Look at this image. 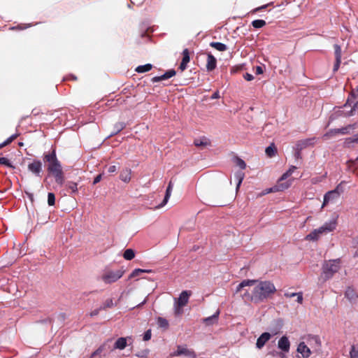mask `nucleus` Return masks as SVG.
<instances>
[{
  "label": "nucleus",
  "instance_id": "f257e3e1",
  "mask_svg": "<svg viewBox=\"0 0 358 358\" xmlns=\"http://www.w3.org/2000/svg\"><path fill=\"white\" fill-rule=\"evenodd\" d=\"M244 291L242 298L246 301L255 303L264 302L275 291L274 284L269 280L259 281L257 280H244L240 282L236 289V293Z\"/></svg>",
  "mask_w": 358,
  "mask_h": 358
},
{
  "label": "nucleus",
  "instance_id": "f03ea898",
  "mask_svg": "<svg viewBox=\"0 0 358 358\" xmlns=\"http://www.w3.org/2000/svg\"><path fill=\"white\" fill-rule=\"evenodd\" d=\"M44 159L48 163L47 170L51 173L55 182L62 185L64 183V176L61 163L57 159L55 150H53L52 152L44 155Z\"/></svg>",
  "mask_w": 358,
  "mask_h": 358
},
{
  "label": "nucleus",
  "instance_id": "7ed1b4c3",
  "mask_svg": "<svg viewBox=\"0 0 358 358\" xmlns=\"http://www.w3.org/2000/svg\"><path fill=\"white\" fill-rule=\"evenodd\" d=\"M337 215H333L328 221L324 222L320 227L314 229L306 236V239L312 241H317L321 236L334 231L337 226Z\"/></svg>",
  "mask_w": 358,
  "mask_h": 358
},
{
  "label": "nucleus",
  "instance_id": "20e7f679",
  "mask_svg": "<svg viewBox=\"0 0 358 358\" xmlns=\"http://www.w3.org/2000/svg\"><path fill=\"white\" fill-rule=\"evenodd\" d=\"M340 267L341 260L339 259L324 261L322 264L321 278L324 279V281L331 278L338 271Z\"/></svg>",
  "mask_w": 358,
  "mask_h": 358
},
{
  "label": "nucleus",
  "instance_id": "39448f33",
  "mask_svg": "<svg viewBox=\"0 0 358 358\" xmlns=\"http://www.w3.org/2000/svg\"><path fill=\"white\" fill-rule=\"evenodd\" d=\"M124 271L122 268L117 270H106L101 275V280L106 284L116 282L122 278Z\"/></svg>",
  "mask_w": 358,
  "mask_h": 358
},
{
  "label": "nucleus",
  "instance_id": "423d86ee",
  "mask_svg": "<svg viewBox=\"0 0 358 358\" xmlns=\"http://www.w3.org/2000/svg\"><path fill=\"white\" fill-rule=\"evenodd\" d=\"M308 345L313 348V352H320L322 342L320 336L316 335H310L307 339Z\"/></svg>",
  "mask_w": 358,
  "mask_h": 358
},
{
  "label": "nucleus",
  "instance_id": "0eeeda50",
  "mask_svg": "<svg viewBox=\"0 0 358 358\" xmlns=\"http://www.w3.org/2000/svg\"><path fill=\"white\" fill-rule=\"evenodd\" d=\"M292 183V180H289L285 182H282L281 181H280V180H278V183L271 187V188H268L267 189H266V194H268V193H271V192H279V191H283L285 189H287V188H289L291 185Z\"/></svg>",
  "mask_w": 358,
  "mask_h": 358
},
{
  "label": "nucleus",
  "instance_id": "6e6552de",
  "mask_svg": "<svg viewBox=\"0 0 358 358\" xmlns=\"http://www.w3.org/2000/svg\"><path fill=\"white\" fill-rule=\"evenodd\" d=\"M172 356H180L184 355L189 358H195L196 357V353L186 348L185 346L178 345L177 350L171 354Z\"/></svg>",
  "mask_w": 358,
  "mask_h": 358
},
{
  "label": "nucleus",
  "instance_id": "1a4fd4ad",
  "mask_svg": "<svg viewBox=\"0 0 358 358\" xmlns=\"http://www.w3.org/2000/svg\"><path fill=\"white\" fill-rule=\"evenodd\" d=\"M339 192L337 189L331 190L326 193L324 196V201L322 208H324L329 202L334 201L338 199Z\"/></svg>",
  "mask_w": 358,
  "mask_h": 358
},
{
  "label": "nucleus",
  "instance_id": "9d476101",
  "mask_svg": "<svg viewBox=\"0 0 358 358\" xmlns=\"http://www.w3.org/2000/svg\"><path fill=\"white\" fill-rule=\"evenodd\" d=\"M296 351L301 355L303 358H308L311 355L310 348L304 342H301L298 345Z\"/></svg>",
  "mask_w": 358,
  "mask_h": 358
},
{
  "label": "nucleus",
  "instance_id": "9b49d317",
  "mask_svg": "<svg viewBox=\"0 0 358 358\" xmlns=\"http://www.w3.org/2000/svg\"><path fill=\"white\" fill-rule=\"evenodd\" d=\"M278 348L285 352H288L290 349V342L286 336H282L278 342Z\"/></svg>",
  "mask_w": 358,
  "mask_h": 358
},
{
  "label": "nucleus",
  "instance_id": "f8f14e48",
  "mask_svg": "<svg viewBox=\"0 0 358 358\" xmlns=\"http://www.w3.org/2000/svg\"><path fill=\"white\" fill-rule=\"evenodd\" d=\"M271 338V334L268 332L263 333L257 340L256 347L258 349H262L264 345Z\"/></svg>",
  "mask_w": 358,
  "mask_h": 358
},
{
  "label": "nucleus",
  "instance_id": "ddd939ff",
  "mask_svg": "<svg viewBox=\"0 0 358 358\" xmlns=\"http://www.w3.org/2000/svg\"><path fill=\"white\" fill-rule=\"evenodd\" d=\"M28 170L36 176H39L42 171V163L40 161H34L28 165Z\"/></svg>",
  "mask_w": 358,
  "mask_h": 358
},
{
  "label": "nucleus",
  "instance_id": "4468645a",
  "mask_svg": "<svg viewBox=\"0 0 358 358\" xmlns=\"http://www.w3.org/2000/svg\"><path fill=\"white\" fill-rule=\"evenodd\" d=\"M189 296V292L186 290L182 291L178 299H175V303H178L179 306H185L188 303Z\"/></svg>",
  "mask_w": 358,
  "mask_h": 358
},
{
  "label": "nucleus",
  "instance_id": "2eb2a0df",
  "mask_svg": "<svg viewBox=\"0 0 358 358\" xmlns=\"http://www.w3.org/2000/svg\"><path fill=\"white\" fill-rule=\"evenodd\" d=\"M176 75V71L173 69H171L167 71L166 73H164L163 75L160 76H155L152 78V80L153 83L159 82L162 80H167L169 78H171V77L174 76Z\"/></svg>",
  "mask_w": 358,
  "mask_h": 358
},
{
  "label": "nucleus",
  "instance_id": "dca6fc26",
  "mask_svg": "<svg viewBox=\"0 0 358 358\" xmlns=\"http://www.w3.org/2000/svg\"><path fill=\"white\" fill-rule=\"evenodd\" d=\"M172 189H173V184H172V182L170 181L169 183V185H168V187L166 188V194H165L164 200L162 201V202L159 206H157V208H162V207L164 206L167 203V202H168V201L170 199V196L171 195Z\"/></svg>",
  "mask_w": 358,
  "mask_h": 358
},
{
  "label": "nucleus",
  "instance_id": "f3484780",
  "mask_svg": "<svg viewBox=\"0 0 358 358\" xmlns=\"http://www.w3.org/2000/svg\"><path fill=\"white\" fill-rule=\"evenodd\" d=\"M182 55H183V58L180 64V69L182 71H184L187 67V63L189 62V52H188L187 49H185L183 50Z\"/></svg>",
  "mask_w": 358,
  "mask_h": 358
},
{
  "label": "nucleus",
  "instance_id": "a211bd4d",
  "mask_svg": "<svg viewBox=\"0 0 358 358\" xmlns=\"http://www.w3.org/2000/svg\"><path fill=\"white\" fill-rule=\"evenodd\" d=\"M217 61L216 59L212 55H208L207 58L206 68L208 71H213L216 67Z\"/></svg>",
  "mask_w": 358,
  "mask_h": 358
},
{
  "label": "nucleus",
  "instance_id": "6ab92c4d",
  "mask_svg": "<svg viewBox=\"0 0 358 358\" xmlns=\"http://www.w3.org/2000/svg\"><path fill=\"white\" fill-rule=\"evenodd\" d=\"M127 346V338L124 337L119 338L114 344V349L123 350Z\"/></svg>",
  "mask_w": 358,
  "mask_h": 358
},
{
  "label": "nucleus",
  "instance_id": "aec40b11",
  "mask_svg": "<svg viewBox=\"0 0 358 358\" xmlns=\"http://www.w3.org/2000/svg\"><path fill=\"white\" fill-rule=\"evenodd\" d=\"M357 295L355 290L351 287H348L345 292V296L350 301H355L357 298Z\"/></svg>",
  "mask_w": 358,
  "mask_h": 358
},
{
  "label": "nucleus",
  "instance_id": "412c9836",
  "mask_svg": "<svg viewBox=\"0 0 358 358\" xmlns=\"http://www.w3.org/2000/svg\"><path fill=\"white\" fill-rule=\"evenodd\" d=\"M131 170L129 169L122 170L120 176V179L123 182H128L131 179Z\"/></svg>",
  "mask_w": 358,
  "mask_h": 358
},
{
  "label": "nucleus",
  "instance_id": "4be33fe9",
  "mask_svg": "<svg viewBox=\"0 0 358 358\" xmlns=\"http://www.w3.org/2000/svg\"><path fill=\"white\" fill-rule=\"evenodd\" d=\"M314 143H315V138H308V139H305V140L299 141L297 143V146L300 149H303V148H306V147H308L309 145H313Z\"/></svg>",
  "mask_w": 358,
  "mask_h": 358
},
{
  "label": "nucleus",
  "instance_id": "5701e85b",
  "mask_svg": "<svg viewBox=\"0 0 358 358\" xmlns=\"http://www.w3.org/2000/svg\"><path fill=\"white\" fill-rule=\"evenodd\" d=\"M210 46L216 49L220 52H224L227 50V47L225 44L220 42H211Z\"/></svg>",
  "mask_w": 358,
  "mask_h": 358
},
{
  "label": "nucleus",
  "instance_id": "b1692460",
  "mask_svg": "<svg viewBox=\"0 0 358 358\" xmlns=\"http://www.w3.org/2000/svg\"><path fill=\"white\" fill-rule=\"evenodd\" d=\"M219 314V310H217L212 316L206 317L203 322L208 325L212 324L217 320Z\"/></svg>",
  "mask_w": 358,
  "mask_h": 358
},
{
  "label": "nucleus",
  "instance_id": "393cba45",
  "mask_svg": "<svg viewBox=\"0 0 358 358\" xmlns=\"http://www.w3.org/2000/svg\"><path fill=\"white\" fill-rule=\"evenodd\" d=\"M152 69V65L151 64H146L144 65H140L137 66L135 71L139 73H143L145 72H148Z\"/></svg>",
  "mask_w": 358,
  "mask_h": 358
},
{
  "label": "nucleus",
  "instance_id": "a878e982",
  "mask_svg": "<svg viewBox=\"0 0 358 358\" xmlns=\"http://www.w3.org/2000/svg\"><path fill=\"white\" fill-rule=\"evenodd\" d=\"M126 127L124 122H117L114 125V131L111 132L108 137L113 136L121 131Z\"/></svg>",
  "mask_w": 358,
  "mask_h": 358
},
{
  "label": "nucleus",
  "instance_id": "bb28decb",
  "mask_svg": "<svg viewBox=\"0 0 358 358\" xmlns=\"http://www.w3.org/2000/svg\"><path fill=\"white\" fill-rule=\"evenodd\" d=\"M355 124H349L347 127H342L340 129H336V131H337L338 134H349L351 130L355 129Z\"/></svg>",
  "mask_w": 358,
  "mask_h": 358
},
{
  "label": "nucleus",
  "instance_id": "cd10ccee",
  "mask_svg": "<svg viewBox=\"0 0 358 358\" xmlns=\"http://www.w3.org/2000/svg\"><path fill=\"white\" fill-rule=\"evenodd\" d=\"M296 169V167L294 166H292L289 170H287L285 173L282 175V176L280 178V181H282L286 180L288 177H289L294 171V170Z\"/></svg>",
  "mask_w": 358,
  "mask_h": 358
},
{
  "label": "nucleus",
  "instance_id": "c85d7f7f",
  "mask_svg": "<svg viewBox=\"0 0 358 358\" xmlns=\"http://www.w3.org/2000/svg\"><path fill=\"white\" fill-rule=\"evenodd\" d=\"M244 173L241 171H238L235 173L234 177L236 180H237V185H236V190L238 189L243 178H244Z\"/></svg>",
  "mask_w": 358,
  "mask_h": 358
},
{
  "label": "nucleus",
  "instance_id": "c756f323",
  "mask_svg": "<svg viewBox=\"0 0 358 358\" xmlns=\"http://www.w3.org/2000/svg\"><path fill=\"white\" fill-rule=\"evenodd\" d=\"M135 257L134 251L132 249H127L123 254V257L127 260H131Z\"/></svg>",
  "mask_w": 358,
  "mask_h": 358
},
{
  "label": "nucleus",
  "instance_id": "7c9ffc66",
  "mask_svg": "<svg viewBox=\"0 0 358 358\" xmlns=\"http://www.w3.org/2000/svg\"><path fill=\"white\" fill-rule=\"evenodd\" d=\"M194 143L197 147L206 146L208 144V140L203 137L199 139H195Z\"/></svg>",
  "mask_w": 358,
  "mask_h": 358
},
{
  "label": "nucleus",
  "instance_id": "2f4dec72",
  "mask_svg": "<svg viewBox=\"0 0 358 358\" xmlns=\"http://www.w3.org/2000/svg\"><path fill=\"white\" fill-rule=\"evenodd\" d=\"M265 152L270 157L274 156L276 152V149L274 145L271 144V145L268 146L265 150Z\"/></svg>",
  "mask_w": 358,
  "mask_h": 358
},
{
  "label": "nucleus",
  "instance_id": "473e14b6",
  "mask_svg": "<svg viewBox=\"0 0 358 358\" xmlns=\"http://www.w3.org/2000/svg\"><path fill=\"white\" fill-rule=\"evenodd\" d=\"M252 25L256 29H259L266 25V22L263 20H255L252 22Z\"/></svg>",
  "mask_w": 358,
  "mask_h": 358
},
{
  "label": "nucleus",
  "instance_id": "72a5a7b5",
  "mask_svg": "<svg viewBox=\"0 0 358 358\" xmlns=\"http://www.w3.org/2000/svg\"><path fill=\"white\" fill-rule=\"evenodd\" d=\"M77 183L74 182H68L66 184V187L71 191L73 193H76L78 191Z\"/></svg>",
  "mask_w": 358,
  "mask_h": 358
},
{
  "label": "nucleus",
  "instance_id": "f704fd0d",
  "mask_svg": "<svg viewBox=\"0 0 358 358\" xmlns=\"http://www.w3.org/2000/svg\"><path fill=\"white\" fill-rule=\"evenodd\" d=\"M149 272H150V271H149V270H144V269H141V268H136V269H135L134 271H132V273L130 274L129 278H134V277H136V276L139 275L140 273H149Z\"/></svg>",
  "mask_w": 358,
  "mask_h": 358
},
{
  "label": "nucleus",
  "instance_id": "c9c22d12",
  "mask_svg": "<svg viewBox=\"0 0 358 358\" xmlns=\"http://www.w3.org/2000/svg\"><path fill=\"white\" fill-rule=\"evenodd\" d=\"M157 324L162 328H167L169 327V322L166 319L163 317H159L157 319Z\"/></svg>",
  "mask_w": 358,
  "mask_h": 358
},
{
  "label": "nucleus",
  "instance_id": "e433bc0d",
  "mask_svg": "<svg viewBox=\"0 0 358 358\" xmlns=\"http://www.w3.org/2000/svg\"><path fill=\"white\" fill-rule=\"evenodd\" d=\"M334 50H335L336 60L341 59V48L340 45L335 44Z\"/></svg>",
  "mask_w": 358,
  "mask_h": 358
},
{
  "label": "nucleus",
  "instance_id": "4c0bfd02",
  "mask_svg": "<svg viewBox=\"0 0 358 358\" xmlns=\"http://www.w3.org/2000/svg\"><path fill=\"white\" fill-rule=\"evenodd\" d=\"M235 163L241 169H245L246 167L245 162L242 159H241L239 157L235 158Z\"/></svg>",
  "mask_w": 358,
  "mask_h": 358
},
{
  "label": "nucleus",
  "instance_id": "58836bf2",
  "mask_svg": "<svg viewBox=\"0 0 358 358\" xmlns=\"http://www.w3.org/2000/svg\"><path fill=\"white\" fill-rule=\"evenodd\" d=\"M55 202V194L52 192H49L48 194V203L49 206H53Z\"/></svg>",
  "mask_w": 358,
  "mask_h": 358
},
{
  "label": "nucleus",
  "instance_id": "ea45409f",
  "mask_svg": "<svg viewBox=\"0 0 358 358\" xmlns=\"http://www.w3.org/2000/svg\"><path fill=\"white\" fill-rule=\"evenodd\" d=\"M105 344L101 345L96 350H95L91 355V358H94L99 355L104 350Z\"/></svg>",
  "mask_w": 358,
  "mask_h": 358
},
{
  "label": "nucleus",
  "instance_id": "a19ab883",
  "mask_svg": "<svg viewBox=\"0 0 358 358\" xmlns=\"http://www.w3.org/2000/svg\"><path fill=\"white\" fill-rule=\"evenodd\" d=\"M0 164L5 165L8 167L13 168V166L10 162L6 157H0Z\"/></svg>",
  "mask_w": 358,
  "mask_h": 358
},
{
  "label": "nucleus",
  "instance_id": "79ce46f5",
  "mask_svg": "<svg viewBox=\"0 0 358 358\" xmlns=\"http://www.w3.org/2000/svg\"><path fill=\"white\" fill-rule=\"evenodd\" d=\"M350 358H358V350H356L355 346L352 345L350 351Z\"/></svg>",
  "mask_w": 358,
  "mask_h": 358
},
{
  "label": "nucleus",
  "instance_id": "37998d69",
  "mask_svg": "<svg viewBox=\"0 0 358 358\" xmlns=\"http://www.w3.org/2000/svg\"><path fill=\"white\" fill-rule=\"evenodd\" d=\"M182 307L183 306H179L178 303H174V313L176 315H179L182 313Z\"/></svg>",
  "mask_w": 358,
  "mask_h": 358
},
{
  "label": "nucleus",
  "instance_id": "c03bdc74",
  "mask_svg": "<svg viewBox=\"0 0 358 358\" xmlns=\"http://www.w3.org/2000/svg\"><path fill=\"white\" fill-rule=\"evenodd\" d=\"M31 26V24H24V25H17L16 27H12L10 28V29L11 30H17V29H20V30H22V29H27L28 27H30Z\"/></svg>",
  "mask_w": 358,
  "mask_h": 358
},
{
  "label": "nucleus",
  "instance_id": "a18cd8bd",
  "mask_svg": "<svg viewBox=\"0 0 358 358\" xmlns=\"http://www.w3.org/2000/svg\"><path fill=\"white\" fill-rule=\"evenodd\" d=\"M336 131V129H331L330 131H329L328 132H327L324 135V138H330L334 135H336L338 134V132L337 131Z\"/></svg>",
  "mask_w": 358,
  "mask_h": 358
},
{
  "label": "nucleus",
  "instance_id": "49530a36",
  "mask_svg": "<svg viewBox=\"0 0 358 358\" xmlns=\"http://www.w3.org/2000/svg\"><path fill=\"white\" fill-rule=\"evenodd\" d=\"M151 338V331L150 330H148L145 334H144V336H143V340L144 341H148L150 340Z\"/></svg>",
  "mask_w": 358,
  "mask_h": 358
},
{
  "label": "nucleus",
  "instance_id": "de8ad7c7",
  "mask_svg": "<svg viewBox=\"0 0 358 358\" xmlns=\"http://www.w3.org/2000/svg\"><path fill=\"white\" fill-rule=\"evenodd\" d=\"M13 141V140L10 138V137L8 138L3 143L0 144V148L8 145Z\"/></svg>",
  "mask_w": 358,
  "mask_h": 358
},
{
  "label": "nucleus",
  "instance_id": "09e8293b",
  "mask_svg": "<svg viewBox=\"0 0 358 358\" xmlns=\"http://www.w3.org/2000/svg\"><path fill=\"white\" fill-rule=\"evenodd\" d=\"M341 62V59L336 60V62L334 66V69H333L334 71H336L338 70Z\"/></svg>",
  "mask_w": 358,
  "mask_h": 358
},
{
  "label": "nucleus",
  "instance_id": "8fccbe9b",
  "mask_svg": "<svg viewBox=\"0 0 358 358\" xmlns=\"http://www.w3.org/2000/svg\"><path fill=\"white\" fill-rule=\"evenodd\" d=\"M244 78L248 80V81H251L254 79V77L252 74L250 73H246L245 75H244Z\"/></svg>",
  "mask_w": 358,
  "mask_h": 358
},
{
  "label": "nucleus",
  "instance_id": "3c124183",
  "mask_svg": "<svg viewBox=\"0 0 358 358\" xmlns=\"http://www.w3.org/2000/svg\"><path fill=\"white\" fill-rule=\"evenodd\" d=\"M297 299L296 301L299 303H302L303 302V294L301 292H298L296 294Z\"/></svg>",
  "mask_w": 358,
  "mask_h": 358
},
{
  "label": "nucleus",
  "instance_id": "603ef678",
  "mask_svg": "<svg viewBox=\"0 0 358 358\" xmlns=\"http://www.w3.org/2000/svg\"><path fill=\"white\" fill-rule=\"evenodd\" d=\"M348 140L351 143H358V134L353 137L349 138Z\"/></svg>",
  "mask_w": 358,
  "mask_h": 358
},
{
  "label": "nucleus",
  "instance_id": "864d4df0",
  "mask_svg": "<svg viewBox=\"0 0 358 358\" xmlns=\"http://www.w3.org/2000/svg\"><path fill=\"white\" fill-rule=\"evenodd\" d=\"M117 170V168L115 165H112L108 167V171L109 173H114Z\"/></svg>",
  "mask_w": 358,
  "mask_h": 358
},
{
  "label": "nucleus",
  "instance_id": "5fc2aeb1",
  "mask_svg": "<svg viewBox=\"0 0 358 358\" xmlns=\"http://www.w3.org/2000/svg\"><path fill=\"white\" fill-rule=\"evenodd\" d=\"M148 353V350H144L140 353L136 354V356H137L138 357H144L147 356Z\"/></svg>",
  "mask_w": 358,
  "mask_h": 358
},
{
  "label": "nucleus",
  "instance_id": "6e6d98bb",
  "mask_svg": "<svg viewBox=\"0 0 358 358\" xmlns=\"http://www.w3.org/2000/svg\"><path fill=\"white\" fill-rule=\"evenodd\" d=\"M255 72L257 74L259 75V74H262L263 73V69L262 66H256L255 68Z\"/></svg>",
  "mask_w": 358,
  "mask_h": 358
},
{
  "label": "nucleus",
  "instance_id": "4d7b16f0",
  "mask_svg": "<svg viewBox=\"0 0 358 358\" xmlns=\"http://www.w3.org/2000/svg\"><path fill=\"white\" fill-rule=\"evenodd\" d=\"M101 180V174L97 175L94 179V184L98 183Z\"/></svg>",
  "mask_w": 358,
  "mask_h": 358
},
{
  "label": "nucleus",
  "instance_id": "13d9d810",
  "mask_svg": "<svg viewBox=\"0 0 358 358\" xmlns=\"http://www.w3.org/2000/svg\"><path fill=\"white\" fill-rule=\"evenodd\" d=\"M220 98V93L218 91L215 92L211 96L212 99H215Z\"/></svg>",
  "mask_w": 358,
  "mask_h": 358
},
{
  "label": "nucleus",
  "instance_id": "bf43d9fd",
  "mask_svg": "<svg viewBox=\"0 0 358 358\" xmlns=\"http://www.w3.org/2000/svg\"><path fill=\"white\" fill-rule=\"evenodd\" d=\"M296 294H297V293H294V292H293V293H285V296L286 297H288V298H292L294 296H296Z\"/></svg>",
  "mask_w": 358,
  "mask_h": 358
},
{
  "label": "nucleus",
  "instance_id": "052dcab7",
  "mask_svg": "<svg viewBox=\"0 0 358 358\" xmlns=\"http://www.w3.org/2000/svg\"><path fill=\"white\" fill-rule=\"evenodd\" d=\"M113 306V301H112L111 299L108 300V301H106V306H107V307H110V306Z\"/></svg>",
  "mask_w": 358,
  "mask_h": 358
},
{
  "label": "nucleus",
  "instance_id": "680f3d73",
  "mask_svg": "<svg viewBox=\"0 0 358 358\" xmlns=\"http://www.w3.org/2000/svg\"><path fill=\"white\" fill-rule=\"evenodd\" d=\"M99 313V310H95L94 311H92L91 313H90V315L91 316H94V315H96L97 314Z\"/></svg>",
  "mask_w": 358,
  "mask_h": 358
},
{
  "label": "nucleus",
  "instance_id": "e2e57ef3",
  "mask_svg": "<svg viewBox=\"0 0 358 358\" xmlns=\"http://www.w3.org/2000/svg\"><path fill=\"white\" fill-rule=\"evenodd\" d=\"M27 196H28L29 199L31 201H33V199H34V195H33V194H31V193H27Z\"/></svg>",
  "mask_w": 358,
  "mask_h": 358
},
{
  "label": "nucleus",
  "instance_id": "0e129e2a",
  "mask_svg": "<svg viewBox=\"0 0 358 358\" xmlns=\"http://www.w3.org/2000/svg\"><path fill=\"white\" fill-rule=\"evenodd\" d=\"M18 135H19L18 134H15L10 136V137L13 141L14 139H15L18 136Z\"/></svg>",
  "mask_w": 358,
  "mask_h": 358
},
{
  "label": "nucleus",
  "instance_id": "69168bd1",
  "mask_svg": "<svg viewBox=\"0 0 358 358\" xmlns=\"http://www.w3.org/2000/svg\"><path fill=\"white\" fill-rule=\"evenodd\" d=\"M295 155H296V157H299L300 154H299V152H296Z\"/></svg>",
  "mask_w": 358,
  "mask_h": 358
},
{
  "label": "nucleus",
  "instance_id": "338daca9",
  "mask_svg": "<svg viewBox=\"0 0 358 358\" xmlns=\"http://www.w3.org/2000/svg\"><path fill=\"white\" fill-rule=\"evenodd\" d=\"M145 303V300H144L141 303H140L138 306H141V304H143Z\"/></svg>",
  "mask_w": 358,
  "mask_h": 358
},
{
  "label": "nucleus",
  "instance_id": "774afa93",
  "mask_svg": "<svg viewBox=\"0 0 358 358\" xmlns=\"http://www.w3.org/2000/svg\"><path fill=\"white\" fill-rule=\"evenodd\" d=\"M357 91H358V86H357Z\"/></svg>",
  "mask_w": 358,
  "mask_h": 358
}]
</instances>
